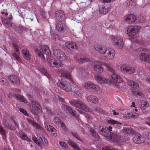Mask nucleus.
Wrapping results in <instances>:
<instances>
[{
    "instance_id": "19",
    "label": "nucleus",
    "mask_w": 150,
    "mask_h": 150,
    "mask_svg": "<svg viewBox=\"0 0 150 150\" xmlns=\"http://www.w3.org/2000/svg\"><path fill=\"white\" fill-rule=\"evenodd\" d=\"M66 27V25L61 21H60V22L57 23V29L59 32H63Z\"/></svg>"
},
{
    "instance_id": "43",
    "label": "nucleus",
    "mask_w": 150,
    "mask_h": 150,
    "mask_svg": "<svg viewBox=\"0 0 150 150\" xmlns=\"http://www.w3.org/2000/svg\"><path fill=\"white\" fill-rule=\"evenodd\" d=\"M3 23L5 25H7L9 26H11L12 24L9 20L4 18H2L1 19Z\"/></svg>"
},
{
    "instance_id": "18",
    "label": "nucleus",
    "mask_w": 150,
    "mask_h": 150,
    "mask_svg": "<svg viewBox=\"0 0 150 150\" xmlns=\"http://www.w3.org/2000/svg\"><path fill=\"white\" fill-rule=\"evenodd\" d=\"M12 123L11 122L7 121V120L4 119L3 122V125L7 129L10 130H13L15 128L14 126L12 125Z\"/></svg>"
},
{
    "instance_id": "11",
    "label": "nucleus",
    "mask_w": 150,
    "mask_h": 150,
    "mask_svg": "<svg viewBox=\"0 0 150 150\" xmlns=\"http://www.w3.org/2000/svg\"><path fill=\"white\" fill-rule=\"evenodd\" d=\"M8 78L11 83L15 86L18 87L20 85V80L18 77L16 75H12L8 76Z\"/></svg>"
},
{
    "instance_id": "7",
    "label": "nucleus",
    "mask_w": 150,
    "mask_h": 150,
    "mask_svg": "<svg viewBox=\"0 0 150 150\" xmlns=\"http://www.w3.org/2000/svg\"><path fill=\"white\" fill-rule=\"evenodd\" d=\"M113 45L118 49L123 48L124 43L122 39L119 37H113L111 40Z\"/></svg>"
},
{
    "instance_id": "26",
    "label": "nucleus",
    "mask_w": 150,
    "mask_h": 150,
    "mask_svg": "<svg viewBox=\"0 0 150 150\" xmlns=\"http://www.w3.org/2000/svg\"><path fill=\"white\" fill-rule=\"evenodd\" d=\"M110 11V7L105 6L99 8V12L100 13L105 14Z\"/></svg>"
},
{
    "instance_id": "47",
    "label": "nucleus",
    "mask_w": 150,
    "mask_h": 150,
    "mask_svg": "<svg viewBox=\"0 0 150 150\" xmlns=\"http://www.w3.org/2000/svg\"><path fill=\"white\" fill-rule=\"evenodd\" d=\"M47 61L48 64L51 66V64L52 63L54 60L53 59L52 57L50 56V54L49 55H47Z\"/></svg>"
},
{
    "instance_id": "64",
    "label": "nucleus",
    "mask_w": 150,
    "mask_h": 150,
    "mask_svg": "<svg viewBox=\"0 0 150 150\" xmlns=\"http://www.w3.org/2000/svg\"><path fill=\"white\" fill-rule=\"evenodd\" d=\"M130 107H135V103L134 102H133L132 103V105H131Z\"/></svg>"
},
{
    "instance_id": "46",
    "label": "nucleus",
    "mask_w": 150,
    "mask_h": 150,
    "mask_svg": "<svg viewBox=\"0 0 150 150\" xmlns=\"http://www.w3.org/2000/svg\"><path fill=\"white\" fill-rule=\"evenodd\" d=\"M51 66L56 68H59L61 66V64L57 61L54 60L52 63L51 64Z\"/></svg>"
},
{
    "instance_id": "39",
    "label": "nucleus",
    "mask_w": 150,
    "mask_h": 150,
    "mask_svg": "<svg viewBox=\"0 0 150 150\" xmlns=\"http://www.w3.org/2000/svg\"><path fill=\"white\" fill-rule=\"evenodd\" d=\"M21 138L23 140H25L27 141H29L30 139L23 132H20L19 133Z\"/></svg>"
},
{
    "instance_id": "44",
    "label": "nucleus",
    "mask_w": 150,
    "mask_h": 150,
    "mask_svg": "<svg viewBox=\"0 0 150 150\" xmlns=\"http://www.w3.org/2000/svg\"><path fill=\"white\" fill-rule=\"evenodd\" d=\"M63 77L65 78L66 79L69 80L72 82H73V81L71 77V74L67 73H64L62 74Z\"/></svg>"
},
{
    "instance_id": "17",
    "label": "nucleus",
    "mask_w": 150,
    "mask_h": 150,
    "mask_svg": "<svg viewBox=\"0 0 150 150\" xmlns=\"http://www.w3.org/2000/svg\"><path fill=\"white\" fill-rule=\"evenodd\" d=\"M134 142L137 144H140L144 141V138L139 134H136L133 139Z\"/></svg>"
},
{
    "instance_id": "58",
    "label": "nucleus",
    "mask_w": 150,
    "mask_h": 150,
    "mask_svg": "<svg viewBox=\"0 0 150 150\" xmlns=\"http://www.w3.org/2000/svg\"><path fill=\"white\" fill-rule=\"evenodd\" d=\"M112 127L111 126H109V127H107V129L109 131L108 132L109 133H111V131H112Z\"/></svg>"
},
{
    "instance_id": "31",
    "label": "nucleus",
    "mask_w": 150,
    "mask_h": 150,
    "mask_svg": "<svg viewBox=\"0 0 150 150\" xmlns=\"http://www.w3.org/2000/svg\"><path fill=\"white\" fill-rule=\"evenodd\" d=\"M75 59L77 62L80 64H83L89 60V59L86 58H79L77 56L75 57Z\"/></svg>"
},
{
    "instance_id": "48",
    "label": "nucleus",
    "mask_w": 150,
    "mask_h": 150,
    "mask_svg": "<svg viewBox=\"0 0 150 150\" xmlns=\"http://www.w3.org/2000/svg\"><path fill=\"white\" fill-rule=\"evenodd\" d=\"M149 106V103L146 101H144L142 103L140 106V107L141 109H144V107H147Z\"/></svg>"
},
{
    "instance_id": "54",
    "label": "nucleus",
    "mask_w": 150,
    "mask_h": 150,
    "mask_svg": "<svg viewBox=\"0 0 150 150\" xmlns=\"http://www.w3.org/2000/svg\"><path fill=\"white\" fill-rule=\"evenodd\" d=\"M32 139L33 140V141L37 145L38 144L39 140H38L37 139V138L34 135H33V136Z\"/></svg>"
},
{
    "instance_id": "56",
    "label": "nucleus",
    "mask_w": 150,
    "mask_h": 150,
    "mask_svg": "<svg viewBox=\"0 0 150 150\" xmlns=\"http://www.w3.org/2000/svg\"><path fill=\"white\" fill-rule=\"evenodd\" d=\"M95 110L96 111L98 112H102L103 111V110L99 108H96Z\"/></svg>"
},
{
    "instance_id": "34",
    "label": "nucleus",
    "mask_w": 150,
    "mask_h": 150,
    "mask_svg": "<svg viewBox=\"0 0 150 150\" xmlns=\"http://www.w3.org/2000/svg\"><path fill=\"white\" fill-rule=\"evenodd\" d=\"M87 100L88 102L96 103L98 102V98L93 96H88L87 98Z\"/></svg>"
},
{
    "instance_id": "5",
    "label": "nucleus",
    "mask_w": 150,
    "mask_h": 150,
    "mask_svg": "<svg viewBox=\"0 0 150 150\" xmlns=\"http://www.w3.org/2000/svg\"><path fill=\"white\" fill-rule=\"evenodd\" d=\"M70 104L76 108L82 110L86 112H88L89 110L84 103L80 100H74L69 101Z\"/></svg>"
},
{
    "instance_id": "6",
    "label": "nucleus",
    "mask_w": 150,
    "mask_h": 150,
    "mask_svg": "<svg viewBox=\"0 0 150 150\" xmlns=\"http://www.w3.org/2000/svg\"><path fill=\"white\" fill-rule=\"evenodd\" d=\"M53 52L54 55L60 61H65L68 59V57L63 52L60 50L56 49H54Z\"/></svg>"
},
{
    "instance_id": "32",
    "label": "nucleus",
    "mask_w": 150,
    "mask_h": 150,
    "mask_svg": "<svg viewBox=\"0 0 150 150\" xmlns=\"http://www.w3.org/2000/svg\"><path fill=\"white\" fill-rule=\"evenodd\" d=\"M108 123L111 125H115L116 127L118 129H120L121 128L122 125L121 123L113 120H108Z\"/></svg>"
},
{
    "instance_id": "40",
    "label": "nucleus",
    "mask_w": 150,
    "mask_h": 150,
    "mask_svg": "<svg viewBox=\"0 0 150 150\" xmlns=\"http://www.w3.org/2000/svg\"><path fill=\"white\" fill-rule=\"evenodd\" d=\"M128 117L129 118H136L139 116L138 114L136 112H131L128 113Z\"/></svg>"
},
{
    "instance_id": "42",
    "label": "nucleus",
    "mask_w": 150,
    "mask_h": 150,
    "mask_svg": "<svg viewBox=\"0 0 150 150\" xmlns=\"http://www.w3.org/2000/svg\"><path fill=\"white\" fill-rule=\"evenodd\" d=\"M12 58H13V59L17 60L19 62H21L22 60L20 58L18 55L15 52L13 53L12 55Z\"/></svg>"
},
{
    "instance_id": "4",
    "label": "nucleus",
    "mask_w": 150,
    "mask_h": 150,
    "mask_svg": "<svg viewBox=\"0 0 150 150\" xmlns=\"http://www.w3.org/2000/svg\"><path fill=\"white\" fill-rule=\"evenodd\" d=\"M103 64L106 67L108 70L112 73L111 77L114 81L118 83L122 82V79L119 76L117 75L116 72L112 68V65L111 63H109L107 64Z\"/></svg>"
},
{
    "instance_id": "63",
    "label": "nucleus",
    "mask_w": 150,
    "mask_h": 150,
    "mask_svg": "<svg viewBox=\"0 0 150 150\" xmlns=\"http://www.w3.org/2000/svg\"><path fill=\"white\" fill-rule=\"evenodd\" d=\"M112 112H113V115H118V113H117L115 110H112Z\"/></svg>"
},
{
    "instance_id": "49",
    "label": "nucleus",
    "mask_w": 150,
    "mask_h": 150,
    "mask_svg": "<svg viewBox=\"0 0 150 150\" xmlns=\"http://www.w3.org/2000/svg\"><path fill=\"white\" fill-rule=\"evenodd\" d=\"M71 134L76 139H78L79 140L81 141V142L82 141V140L80 138L79 136L78 135V134L75 133H74L73 132H71Z\"/></svg>"
},
{
    "instance_id": "57",
    "label": "nucleus",
    "mask_w": 150,
    "mask_h": 150,
    "mask_svg": "<svg viewBox=\"0 0 150 150\" xmlns=\"http://www.w3.org/2000/svg\"><path fill=\"white\" fill-rule=\"evenodd\" d=\"M28 121L29 123L31 124L32 126H33L35 123V122H34V121L32 120H28Z\"/></svg>"
},
{
    "instance_id": "55",
    "label": "nucleus",
    "mask_w": 150,
    "mask_h": 150,
    "mask_svg": "<svg viewBox=\"0 0 150 150\" xmlns=\"http://www.w3.org/2000/svg\"><path fill=\"white\" fill-rule=\"evenodd\" d=\"M33 126L35 127L36 129H37L42 130V128L38 124H37L36 122L35 123Z\"/></svg>"
},
{
    "instance_id": "52",
    "label": "nucleus",
    "mask_w": 150,
    "mask_h": 150,
    "mask_svg": "<svg viewBox=\"0 0 150 150\" xmlns=\"http://www.w3.org/2000/svg\"><path fill=\"white\" fill-rule=\"evenodd\" d=\"M13 46L15 50H16V52L18 53H19L18 52L19 51V50L20 48L19 46L17 44L15 43L13 44Z\"/></svg>"
},
{
    "instance_id": "41",
    "label": "nucleus",
    "mask_w": 150,
    "mask_h": 150,
    "mask_svg": "<svg viewBox=\"0 0 150 150\" xmlns=\"http://www.w3.org/2000/svg\"><path fill=\"white\" fill-rule=\"evenodd\" d=\"M0 133L2 136L3 138L5 139L6 138V132L4 128L1 125H0Z\"/></svg>"
},
{
    "instance_id": "15",
    "label": "nucleus",
    "mask_w": 150,
    "mask_h": 150,
    "mask_svg": "<svg viewBox=\"0 0 150 150\" xmlns=\"http://www.w3.org/2000/svg\"><path fill=\"white\" fill-rule=\"evenodd\" d=\"M136 20V16L133 14H129L125 16V21L129 24L134 22Z\"/></svg>"
},
{
    "instance_id": "21",
    "label": "nucleus",
    "mask_w": 150,
    "mask_h": 150,
    "mask_svg": "<svg viewBox=\"0 0 150 150\" xmlns=\"http://www.w3.org/2000/svg\"><path fill=\"white\" fill-rule=\"evenodd\" d=\"M23 57L27 60H30L31 58V54L29 51L26 49H23L22 50Z\"/></svg>"
},
{
    "instance_id": "27",
    "label": "nucleus",
    "mask_w": 150,
    "mask_h": 150,
    "mask_svg": "<svg viewBox=\"0 0 150 150\" xmlns=\"http://www.w3.org/2000/svg\"><path fill=\"white\" fill-rule=\"evenodd\" d=\"M13 97L21 102H23L25 103H27V100L23 96L15 94H13Z\"/></svg>"
},
{
    "instance_id": "60",
    "label": "nucleus",
    "mask_w": 150,
    "mask_h": 150,
    "mask_svg": "<svg viewBox=\"0 0 150 150\" xmlns=\"http://www.w3.org/2000/svg\"><path fill=\"white\" fill-rule=\"evenodd\" d=\"M59 120H61L60 119H59L58 118H57L55 119V121L56 122V123L57 124H60V122L59 121Z\"/></svg>"
},
{
    "instance_id": "29",
    "label": "nucleus",
    "mask_w": 150,
    "mask_h": 150,
    "mask_svg": "<svg viewBox=\"0 0 150 150\" xmlns=\"http://www.w3.org/2000/svg\"><path fill=\"white\" fill-rule=\"evenodd\" d=\"M68 144L74 149L77 150H81L77 145L76 143L73 141L69 139L68 141Z\"/></svg>"
},
{
    "instance_id": "22",
    "label": "nucleus",
    "mask_w": 150,
    "mask_h": 150,
    "mask_svg": "<svg viewBox=\"0 0 150 150\" xmlns=\"http://www.w3.org/2000/svg\"><path fill=\"white\" fill-rule=\"evenodd\" d=\"M45 128L47 130L51 132L53 136H57V130L54 127L50 125H47L45 126Z\"/></svg>"
},
{
    "instance_id": "28",
    "label": "nucleus",
    "mask_w": 150,
    "mask_h": 150,
    "mask_svg": "<svg viewBox=\"0 0 150 150\" xmlns=\"http://www.w3.org/2000/svg\"><path fill=\"white\" fill-rule=\"evenodd\" d=\"M13 97L21 102H23L25 103H27V100L23 96L15 94H13Z\"/></svg>"
},
{
    "instance_id": "51",
    "label": "nucleus",
    "mask_w": 150,
    "mask_h": 150,
    "mask_svg": "<svg viewBox=\"0 0 150 150\" xmlns=\"http://www.w3.org/2000/svg\"><path fill=\"white\" fill-rule=\"evenodd\" d=\"M1 83L3 85H7L8 84V81L5 78H2L1 81Z\"/></svg>"
},
{
    "instance_id": "45",
    "label": "nucleus",
    "mask_w": 150,
    "mask_h": 150,
    "mask_svg": "<svg viewBox=\"0 0 150 150\" xmlns=\"http://www.w3.org/2000/svg\"><path fill=\"white\" fill-rule=\"evenodd\" d=\"M40 71L44 75L46 76L48 79H50V77L48 74L46 72L44 68L42 67H41L39 68Z\"/></svg>"
},
{
    "instance_id": "20",
    "label": "nucleus",
    "mask_w": 150,
    "mask_h": 150,
    "mask_svg": "<svg viewBox=\"0 0 150 150\" xmlns=\"http://www.w3.org/2000/svg\"><path fill=\"white\" fill-rule=\"evenodd\" d=\"M95 78L97 82L105 84L108 82V79L99 75L95 76Z\"/></svg>"
},
{
    "instance_id": "3",
    "label": "nucleus",
    "mask_w": 150,
    "mask_h": 150,
    "mask_svg": "<svg viewBox=\"0 0 150 150\" xmlns=\"http://www.w3.org/2000/svg\"><path fill=\"white\" fill-rule=\"evenodd\" d=\"M140 28L139 26L137 25L129 26L127 29V34L134 41L139 43L140 40L136 38V35L138 33V30Z\"/></svg>"
},
{
    "instance_id": "30",
    "label": "nucleus",
    "mask_w": 150,
    "mask_h": 150,
    "mask_svg": "<svg viewBox=\"0 0 150 150\" xmlns=\"http://www.w3.org/2000/svg\"><path fill=\"white\" fill-rule=\"evenodd\" d=\"M94 68L95 70L99 73H102L103 71V69L102 68L101 65L98 63L96 64Z\"/></svg>"
},
{
    "instance_id": "12",
    "label": "nucleus",
    "mask_w": 150,
    "mask_h": 150,
    "mask_svg": "<svg viewBox=\"0 0 150 150\" xmlns=\"http://www.w3.org/2000/svg\"><path fill=\"white\" fill-rule=\"evenodd\" d=\"M40 107L39 104L37 102L33 101L32 102V107L31 111L33 114L37 115L39 112Z\"/></svg>"
},
{
    "instance_id": "2",
    "label": "nucleus",
    "mask_w": 150,
    "mask_h": 150,
    "mask_svg": "<svg viewBox=\"0 0 150 150\" xmlns=\"http://www.w3.org/2000/svg\"><path fill=\"white\" fill-rule=\"evenodd\" d=\"M149 51L145 48L141 47L137 48L135 51L136 55H139L140 59L144 62H150Z\"/></svg>"
},
{
    "instance_id": "59",
    "label": "nucleus",
    "mask_w": 150,
    "mask_h": 150,
    "mask_svg": "<svg viewBox=\"0 0 150 150\" xmlns=\"http://www.w3.org/2000/svg\"><path fill=\"white\" fill-rule=\"evenodd\" d=\"M101 1L103 3H108L111 1V0H101Z\"/></svg>"
},
{
    "instance_id": "38",
    "label": "nucleus",
    "mask_w": 150,
    "mask_h": 150,
    "mask_svg": "<svg viewBox=\"0 0 150 150\" xmlns=\"http://www.w3.org/2000/svg\"><path fill=\"white\" fill-rule=\"evenodd\" d=\"M71 91L72 92H74L78 95L81 93V90L80 88L78 86L76 85H75L74 86V88Z\"/></svg>"
},
{
    "instance_id": "23",
    "label": "nucleus",
    "mask_w": 150,
    "mask_h": 150,
    "mask_svg": "<svg viewBox=\"0 0 150 150\" xmlns=\"http://www.w3.org/2000/svg\"><path fill=\"white\" fill-rule=\"evenodd\" d=\"M39 143L38 144V146H46L47 144V140L44 137H40L39 139Z\"/></svg>"
},
{
    "instance_id": "62",
    "label": "nucleus",
    "mask_w": 150,
    "mask_h": 150,
    "mask_svg": "<svg viewBox=\"0 0 150 150\" xmlns=\"http://www.w3.org/2000/svg\"><path fill=\"white\" fill-rule=\"evenodd\" d=\"M15 124V127H18V125L17 122L15 120H13V122Z\"/></svg>"
},
{
    "instance_id": "14",
    "label": "nucleus",
    "mask_w": 150,
    "mask_h": 150,
    "mask_svg": "<svg viewBox=\"0 0 150 150\" xmlns=\"http://www.w3.org/2000/svg\"><path fill=\"white\" fill-rule=\"evenodd\" d=\"M84 86L86 88H92L96 91H98L100 90V88L98 86L90 81L86 82L84 84Z\"/></svg>"
},
{
    "instance_id": "33",
    "label": "nucleus",
    "mask_w": 150,
    "mask_h": 150,
    "mask_svg": "<svg viewBox=\"0 0 150 150\" xmlns=\"http://www.w3.org/2000/svg\"><path fill=\"white\" fill-rule=\"evenodd\" d=\"M112 139L109 140L113 141L114 142H117L119 141L120 139V136L119 134H117L116 133L113 134L112 133Z\"/></svg>"
},
{
    "instance_id": "35",
    "label": "nucleus",
    "mask_w": 150,
    "mask_h": 150,
    "mask_svg": "<svg viewBox=\"0 0 150 150\" xmlns=\"http://www.w3.org/2000/svg\"><path fill=\"white\" fill-rule=\"evenodd\" d=\"M41 49L43 52L46 55H49L50 54V51L48 46L44 45L42 47Z\"/></svg>"
},
{
    "instance_id": "10",
    "label": "nucleus",
    "mask_w": 150,
    "mask_h": 150,
    "mask_svg": "<svg viewBox=\"0 0 150 150\" xmlns=\"http://www.w3.org/2000/svg\"><path fill=\"white\" fill-rule=\"evenodd\" d=\"M57 86L66 91H70L71 89L70 83L68 82L59 81L57 83Z\"/></svg>"
},
{
    "instance_id": "24",
    "label": "nucleus",
    "mask_w": 150,
    "mask_h": 150,
    "mask_svg": "<svg viewBox=\"0 0 150 150\" xmlns=\"http://www.w3.org/2000/svg\"><path fill=\"white\" fill-rule=\"evenodd\" d=\"M65 46L67 48L70 50L76 48H77L76 44L74 42H67L65 43Z\"/></svg>"
},
{
    "instance_id": "37",
    "label": "nucleus",
    "mask_w": 150,
    "mask_h": 150,
    "mask_svg": "<svg viewBox=\"0 0 150 150\" xmlns=\"http://www.w3.org/2000/svg\"><path fill=\"white\" fill-rule=\"evenodd\" d=\"M90 131L91 133L92 136L94 137L96 139H99V136L98 133L92 128H90Z\"/></svg>"
},
{
    "instance_id": "16",
    "label": "nucleus",
    "mask_w": 150,
    "mask_h": 150,
    "mask_svg": "<svg viewBox=\"0 0 150 150\" xmlns=\"http://www.w3.org/2000/svg\"><path fill=\"white\" fill-rule=\"evenodd\" d=\"M55 17L58 21H62L65 19V15L64 12L59 10L56 11L55 14Z\"/></svg>"
},
{
    "instance_id": "61",
    "label": "nucleus",
    "mask_w": 150,
    "mask_h": 150,
    "mask_svg": "<svg viewBox=\"0 0 150 150\" xmlns=\"http://www.w3.org/2000/svg\"><path fill=\"white\" fill-rule=\"evenodd\" d=\"M60 122V123L61 125V127H64L65 126L64 123L61 120H59Z\"/></svg>"
},
{
    "instance_id": "13",
    "label": "nucleus",
    "mask_w": 150,
    "mask_h": 150,
    "mask_svg": "<svg viewBox=\"0 0 150 150\" xmlns=\"http://www.w3.org/2000/svg\"><path fill=\"white\" fill-rule=\"evenodd\" d=\"M109 131L107 129V127L102 128L100 132V134L105 137L108 140H110L112 137V133H109L108 132Z\"/></svg>"
},
{
    "instance_id": "8",
    "label": "nucleus",
    "mask_w": 150,
    "mask_h": 150,
    "mask_svg": "<svg viewBox=\"0 0 150 150\" xmlns=\"http://www.w3.org/2000/svg\"><path fill=\"white\" fill-rule=\"evenodd\" d=\"M127 82L130 86L133 88L131 91L132 93L134 95L137 96L138 95L140 96L142 95V93L137 91L135 89L139 87V85L136 82L131 80H128Z\"/></svg>"
},
{
    "instance_id": "9",
    "label": "nucleus",
    "mask_w": 150,
    "mask_h": 150,
    "mask_svg": "<svg viewBox=\"0 0 150 150\" xmlns=\"http://www.w3.org/2000/svg\"><path fill=\"white\" fill-rule=\"evenodd\" d=\"M120 69L121 71L125 74H132L135 72L134 68L128 65H123L120 67Z\"/></svg>"
},
{
    "instance_id": "50",
    "label": "nucleus",
    "mask_w": 150,
    "mask_h": 150,
    "mask_svg": "<svg viewBox=\"0 0 150 150\" xmlns=\"http://www.w3.org/2000/svg\"><path fill=\"white\" fill-rule=\"evenodd\" d=\"M123 132L124 133L127 134H132V131L131 129L126 128L124 129Z\"/></svg>"
},
{
    "instance_id": "53",
    "label": "nucleus",
    "mask_w": 150,
    "mask_h": 150,
    "mask_svg": "<svg viewBox=\"0 0 150 150\" xmlns=\"http://www.w3.org/2000/svg\"><path fill=\"white\" fill-rule=\"evenodd\" d=\"M59 143L61 146L66 148L68 147V145L65 142L60 141Z\"/></svg>"
},
{
    "instance_id": "36",
    "label": "nucleus",
    "mask_w": 150,
    "mask_h": 150,
    "mask_svg": "<svg viewBox=\"0 0 150 150\" xmlns=\"http://www.w3.org/2000/svg\"><path fill=\"white\" fill-rule=\"evenodd\" d=\"M35 53L40 57L42 60L43 61L45 60V57L43 54L42 53L40 50L38 49H36L35 50Z\"/></svg>"
},
{
    "instance_id": "25",
    "label": "nucleus",
    "mask_w": 150,
    "mask_h": 150,
    "mask_svg": "<svg viewBox=\"0 0 150 150\" xmlns=\"http://www.w3.org/2000/svg\"><path fill=\"white\" fill-rule=\"evenodd\" d=\"M66 109L69 112L70 114L75 118H78L79 116L76 114V112L73 110L71 107L66 106Z\"/></svg>"
},
{
    "instance_id": "1",
    "label": "nucleus",
    "mask_w": 150,
    "mask_h": 150,
    "mask_svg": "<svg viewBox=\"0 0 150 150\" xmlns=\"http://www.w3.org/2000/svg\"><path fill=\"white\" fill-rule=\"evenodd\" d=\"M94 48L98 52L103 54L106 60H112L115 56V51L112 48H107L102 45L94 46Z\"/></svg>"
}]
</instances>
